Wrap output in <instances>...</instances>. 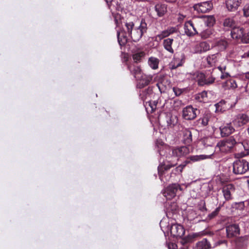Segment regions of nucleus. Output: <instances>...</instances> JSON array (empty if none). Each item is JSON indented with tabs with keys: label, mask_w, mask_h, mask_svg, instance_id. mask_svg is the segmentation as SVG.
<instances>
[{
	"label": "nucleus",
	"mask_w": 249,
	"mask_h": 249,
	"mask_svg": "<svg viewBox=\"0 0 249 249\" xmlns=\"http://www.w3.org/2000/svg\"><path fill=\"white\" fill-rule=\"evenodd\" d=\"M195 75L197 84L200 86L211 85L215 80V77L211 73L205 74L203 72H196Z\"/></svg>",
	"instance_id": "20e7f679"
},
{
	"label": "nucleus",
	"mask_w": 249,
	"mask_h": 249,
	"mask_svg": "<svg viewBox=\"0 0 249 249\" xmlns=\"http://www.w3.org/2000/svg\"><path fill=\"white\" fill-rule=\"evenodd\" d=\"M210 49V45L206 41H202L195 45L194 51L196 53H201L209 51Z\"/></svg>",
	"instance_id": "4be33fe9"
},
{
	"label": "nucleus",
	"mask_w": 249,
	"mask_h": 249,
	"mask_svg": "<svg viewBox=\"0 0 249 249\" xmlns=\"http://www.w3.org/2000/svg\"><path fill=\"white\" fill-rule=\"evenodd\" d=\"M108 5H109V4L111 3L112 0H105Z\"/></svg>",
	"instance_id": "680f3d73"
},
{
	"label": "nucleus",
	"mask_w": 249,
	"mask_h": 249,
	"mask_svg": "<svg viewBox=\"0 0 249 249\" xmlns=\"http://www.w3.org/2000/svg\"><path fill=\"white\" fill-rule=\"evenodd\" d=\"M249 242V237L247 236L238 237L235 240V244L238 249L246 247Z\"/></svg>",
	"instance_id": "cd10ccee"
},
{
	"label": "nucleus",
	"mask_w": 249,
	"mask_h": 249,
	"mask_svg": "<svg viewBox=\"0 0 249 249\" xmlns=\"http://www.w3.org/2000/svg\"><path fill=\"white\" fill-rule=\"evenodd\" d=\"M216 112H223L228 109L229 106H227V102L224 100H221L215 105Z\"/></svg>",
	"instance_id": "c756f323"
},
{
	"label": "nucleus",
	"mask_w": 249,
	"mask_h": 249,
	"mask_svg": "<svg viewBox=\"0 0 249 249\" xmlns=\"http://www.w3.org/2000/svg\"><path fill=\"white\" fill-rule=\"evenodd\" d=\"M145 53L143 51L138 52L132 55V58L135 63L141 62L142 58L145 56Z\"/></svg>",
	"instance_id": "f704fd0d"
},
{
	"label": "nucleus",
	"mask_w": 249,
	"mask_h": 249,
	"mask_svg": "<svg viewBox=\"0 0 249 249\" xmlns=\"http://www.w3.org/2000/svg\"><path fill=\"white\" fill-rule=\"evenodd\" d=\"M246 78L249 79V71L245 73Z\"/></svg>",
	"instance_id": "052dcab7"
},
{
	"label": "nucleus",
	"mask_w": 249,
	"mask_h": 249,
	"mask_svg": "<svg viewBox=\"0 0 249 249\" xmlns=\"http://www.w3.org/2000/svg\"><path fill=\"white\" fill-rule=\"evenodd\" d=\"M218 69L221 72H223V71H225L226 70V67H222L221 66H219L218 67Z\"/></svg>",
	"instance_id": "6e6d98bb"
},
{
	"label": "nucleus",
	"mask_w": 249,
	"mask_h": 249,
	"mask_svg": "<svg viewBox=\"0 0 249 249\" xmlns=\"http://www.w3.org/2000/svg\"><path fill=\"white\" fill-rule=\"evenodd\" d=\"M207 95V92L205 91H203L200 94H199V95L198 96V98H199L200 96L202 98H203L204 97H206Z\"/></svg>",
	"instance_id": "864d4df0"
},
{
	"label": "nucleus",
	"mask_w": 249,
	"mask_h": 249,
	"mask_svg": "<svg viewBox=\"0 0 249 249\" xmlns=\"http://www.w3.org/2000/svg\"><path fill=\"white\" fill-rule=\"evenodd\" d=\"M170 233L174 237H181L185 233V230L181 225L173 224L170 227Z\"/></svg>",
	"instance_id": "4468645a"
},
{
	"label": "nucleus",
	"mask_w": 249,
	"mask_h": 249,
	"mask_svg": "<svg viewBox=\"0 0 249 249\" xmlns=\"http://www.w3.org/2000/svg\"><path fill=\"white\" fill-rule=\"evenodd\" d=\"M213 115L210 112L207 111L203 114L195 122L196 124L198 127H203L208 125L209 122L211 121Z\"/></svg>",
	"instance_id": "9d476101"
},
{
	"label": "nucleus",
	"mask_w": 249,
	"mask_h": 249,
	"mask_svg": "<svg viewBox=\"0 0 249 249\" xmlns=\"http://www.w3.org/2000/svg\"><path fill=\"white\" fill-rule=\"evenodd\" d=\"M229 43L226 39H220L216 41L215 46L218 50L223 51L227 48Z\"/></svg>",
	"instance_id": "7c9ffc66"
},
{
	"label": "nucleus",
	"mask_w": 249,
	"mask_h": 249,
	"mask_svg": "<svg viewBox=\"0 0 249 249\" xmlns=\"http://www.w3.org/2000/svg\"><path fill=\"white\" fill-rule=\"evenodd\" d=\"M220 130L222 137L228 136L235 130L231 123L221 126L220 127Z\"/></svg>",
	"instance_id": "5701e85b"
},
{
	"label": "nucleus",
	"mask_w": 249,
	"mask_h": 249,
	"mask_svg": "<svg viewBox=\"0 0 249 249\" xmlns=\"http://www.w3.org/2000/svg\"><path fill=\"white\" fill-rule=\"evenodd\" d=\"M198 110L191 106H187L182 111V117L186 120H193L196 117Z\"/></svg>",
	"instance_id": "1a4fd4ad"
},
{
	"label": "nucleus",
	"mask_w": 249,
	"mask_h": 249,
	"mask_svg": "<svg viewBox=\"0 0 249 249\" xmlns=\"http://www.w3.org/2000/svg\"><path fill=\"white\" fill-rule=\"evenodd\" d=\"M230 75L228 73H227V72L225 73L224 71H223V72H221V75L220 76V78L222 79H224L228 77Z\"/></svg>",
	"instance_id": "603ef678"
},
{
	"label": "nucleus",
	"mask_w": 249,
	"mask_h": 249,
	"mask_svg": "<svg viewBox=\"0 0 249 249\" xmlns=\"http://www.w3.org/2000/svg\"><path fill=\"white\" fill-rule=\"evenodd\" d=\"M169 249H177V246L175 244H169L168 246Z\"/></svg>",
	"instance_id": "5fc2aeb1"
},
{
	"label": "nucleus",
	"mask_w": 249,
	"mask_h": 249,
	"mask_svg": "<svg viewBox=\"0 0 249 249\" xmlns=\"http://www.w3.org/2000/svg\"><path fill=\"white\" fill-rule=\"evenodd\" d=\"M154 9L158 17H162L167 12V5L164 3H159L155 5Z\"/></svg>",
	"instance_id": "412c9836"
},
{
	"label": "nucleus",
	"mask_w": 249,
	"mask_h": 249,
	"mask_svg": "<svg viewBox=\"0 0 249 249\" xmlns=\"http://www.w3.org/2000/svg\"><path fill=\"white\" fill-rule=\"evenodd\" d=\"M241 145L243 146L245 151H246V154H249V141L245 140Z\"/></svg>",
	"instance_id": "49530a36"
},
{
	"label": "nucleus",
	"mask_w": 249,
	"mask_h": 249,
	"mask_svg": "<svg viewBox=\"0 0 249 249\" xmlns=\"http://www.w3.org/2000/svg\"><path fill=\"white\" fill-rule=\"evenodd\" d=\"M171 248H172V249H174L173 247H171Z\"/></svg>",
	"instance_id": "69168bd1"
},
{
	"label": "nucleus",
	"mask_w": 249,
	"mask_h": 249,
	"mask_svg": "<svg viewBox=\"0 0 249 249\" xmlns=\"http://www.w3.org/2000/svg\"><path fill=\"white\" fill-rule=\"evenodd\" d=\"M230 139L235 145L236 144H241L245 140L244 139L242 135L240 133L237 135H235L230 137Z\"/></svg>",
	"instance_id": "72a5a7b5"
},
{
	"label": "nucleus",
	"mask_w": 249,
	"mask_h": 249,
	"mask_svg": "<svg viewBox=\"0 0 249 249\" xmlns=\"http://www.w3.org/2000/svg\"><path fill=\"white\" fill-rule=\"evenodd\" d=\"M249 122V116L245 113H239L235 116L232 124L236 127H242Z\"/></svg>",
	"instance_id": "0eeeda50"
},
{
	"label": "nucleus",
	"mask_w": 249,
	"mask_h": 249,
	"mask_svg": "<svg viewBox=\"0 0 249 249\" xmlns=\"http://www.w3.org/2000/svg\"><path fill=\"white\" fill-rule=\"evenodd\" d=\"M242 2V0H227L226 5L228 10L230 12L236 11Z\"/></svg>",
	"instance_id": "6ab92c4d"
},
{
	"label": "nucleus",
	"mask_w": 249,
	"mask_h": 249,
	"mask_svg": "<svg viewBox=\"0 0 249 249\" xmlns=\"http://www.w3.org/2000/svg\"><path fill=\"white\" fill-rule=\"evenodd\" d=\"M219 242V244L227 243V241L225 240L220 241Z\"/></svg>",
	"instance_id": "13d9d810"
},
{
	"label": "nucleus",
	"mask_w": 249,
	"mask_h": 249,
	"mask_svg": "<svg viewBox=\"0 0 249 249\" xmlns=\"http://www.w3.org/2000/svg\"><path fill=\"white\" fill-rule=\"evenodd\" d=\"M157 86L159 87V88L160 89V87H159V83L157 84Z\"/></svg>",
	"instance_id": "0e129e2a"
},
{
	"label": "nucleus",
	"mask_w": 249,
	"mask_h": 249,
	"mask_svg": "<svg viewBox=\"0 0 249 249\" xmlns=\"http://www.w3.org/2000/svg\"><path fill=\"white\" fill-rule=\"evenodd\" d=\"M223 26L227 29H231L232 30L236 26V23L232 18H228L224 19Z\"/></svg>",
	"instance_id": "2f4dec72"
},
{
	"label": "nucleus",
	"mask_w": 249,
	"mask_h": 249,
	"mask_svg": "<svg viewBox=\"0 0 249 249\" xmlns=\"http://www.w3.org/2000/svg\"><path fill=\"white\" fill-rule=\"evenodd\" d=\"M213 34V31L211 29H207L204 30L200 33V36L202 38L205 39L211 37Z\"/></svg>",
	"instance_id": "a19ab883"
},
{
	"label": "nucleus",
	"mask_w": 249,
	"mask_h": 249,
	"mask_svg": "<svg viewBox=\"0 0 249 249\" xmlns=\"http://www.w3.org/2000/svg\"><path fill=\"white\" fill-rule=\"evenodd\" d=\"M224 198L227 201L232 199L231 194L235 191V186L232 184H228L224 185L222 189Z\"/></svg>",
	"instance_id": "f8f14e48"
},
{
	"label": "nucleus",
	"mask_w": 249,
	"mask_h": 249,
	"mask_svg": "<svg viewBox=\"0 0 249 249\" xmlns=\"http://www.w3.org/2000/svg\"><path fill=\"white\" fill-rule=\"evenodd\" d=\"M200 235V234L199 233H194L192 234V236L193 238H196Z\"/></svg>",
	"instance_id": "4d7b16f0"
},
{
	"label": "nucleus",
	"mask_w": 249,
	"mask_h": 249,
	"mask_svg": "<svg viewBox=\"0 0 249 249\" xmlns=\"http://www.w3.org/2000/svg\"><path fill=\"white\" fill-rule=\"evenodd\" d=\"M147 103L148 104V106L150 107L152 111H153L156 109L157 103L155 101L152 102L151 100H148L146 101V105Z\"/></svg>",
	"instance_id": "de8ad7c7"
},
{
	"label": "nucleus",
	"mask_w": 249,
	"mask_h": 249,
	"mask_svg": "<svg viewBox=\"0 0 249 249\" xmlns=\"http://www.w3.org/2000/svg\"><path fill=\"white\" fill-rule=\"evenodd\" d=\"M153 93L152 88L149 87L146 89L141 91L140 93V97L142 100L146 102V101H147L146 100H149V98H151Z\"/></svg>",
	"instance_id": "a878e982"
},
{
	"label": "nucleus",
	"mask_w": 249,
	"mask_h": 249,
	"mask_svg": "<svg viewBox=\"0 0 249 249\" xmlns=\"http://www.w3.org/2000/svg\"><path fill=\"white\" fill-rule=\"evenodd\" d=\"M159 63V60L158 58L153 57L149 58L148 64L152 69L154 70L158 69Z\"/></svg>",
	"instance_id": "4c0bfd02"
},
{
	"label": "nucleus",
	"mask_w": 249,
	"mask_h": 249,
	"mask_svg": "<svg viewBox=\"0 0 249 249\" xmlns=\"http://www.w3.org/2000/svg\"><path fill=\"white\" fill-rule=\"evenodd\" d=\"M178 210V207L175 202H171L167 208V211L169 214L170 213L173 214L176 213Z\"/></svg>",
	"instance_id": "c9c22d12"
},
{
	"label": "nucleus",
	"mask_w": 249,
	"mask_h": 249,
	"mask_svg": "<svg viewBox=\"0 0 249 249\" xmlns=\"http://www.w3.org/2000/svg\"><path fill=\"white\" fill-rule=\"evenodd\" d=\"M177 32V29L176 27H170L168 28L166 30H163L161 33L155 36V41L161 40V39L169 36Z\"/></svg>",
	"instance_id": "a211bd4d"
},
{
	"label": "nucleus",
	"mask_w": 249,
	"mask_h": 249,
	"mask_svg": "<svg viewBox=\"0 0 249 249\" xmlns=\"http://www.w3.org/2000/svg\"><path fill=\"white\" fill-rule=\"evenodd\" d=\"M125 30L117 31L118 41L121 46H124L128 41L127 36H130L134 42L139 41L142 36L147 33V24L145 19L141 20L140 26L134 29L133 21H126L125 23Z\"/></svg>",
	"instance_id": "f257e3e1"
},
{
	"label": "nucleus",
	"mask_w": 249,
	"mask_h": 249,
	"mask_svg": "<svg viewBox=\"0 0 249 249\" xmlns=\"http://www.w3.org/2000/svg\"><path fill=\"white\" fill-rule=\"evenodd\" d=\"M219 56V54L218 53H216L208 56V57H207V61L208 63L210 65L213 66L217 61L218 57Z\"/></svg>",
	"instance_id": "e433bc0d"
},
{
	"label": "nucleus",
	"mask_w": 249,
	"mask_h": 249,
	"mask_svg": "<svg viewBox=\"0 0 249 249\" xmlns=\"http://www.w3.org/2000/svg\"><path fill=\"white\" fill-rule=\"evenodd\" d=\"M222 205H220L218 207H217L215 209V210L214 211H213L211 213L209 214L207 216V220H210L215 217L219 213Z\"/></svg>",
	"instance_id": "58836bf2"
},
{
	"label": "nucleus",
	"mask_w": 249,
	"mask_h": 249,
	"mask_svg": "<svg viewBox=\"0 0 249 249\" xmlns=\"http://www.w3.org/2000/svg\"><path fill=\"white\" fill-rule=\"evenodd\" d=\"M215 22V19L213 16H210L206 17L205 19V23L208 27L213 26Z\"/></svg>",
	"instance_id": "ea45409f"
},
{
	"label": "nucleus",
	"mask_w": 249,
	"mask_h": 249,
	"mask_svg": "<svg viewBox=\"0 0 249 249\" xmlns=\"http://www.w3.org/2000/svg\"><path fill=\"white\" fill-rule=\"evenodd\" d=\"M114 21L117 27H119L122 22V18L121 15L115 14L114 16Z\"/></svg>",
	"instance_id": "37998d69"
},
{
	"label": "nucleus",
	"mask_w": 249,
	"mask_h": 249,
	"mask_svg": "<svg viewBox=\"0 0 249 249\" xmlns=\"http://www.w3.org/2000/svg\"><path fill=\"white\" fill-rule=\"evenodd\" d=\"M245 55H246L247 57H249V51L246 52L245 53Z\"/></svg>",
	"instance_id": "e2e57ef3"
},
{
	"label": "nucleus",
	"mask_w": 249,
	"mask_h": 249,
	"mask_svg": "<svg viewBox=\"0 0 249 249\" xmlns=\"http://www.w3.org/2000/svg\"><path fill=\"white\" fill-rule=\"evenodd\" d=\"M211 156V155H200L190 156L188 158L187 160H186L185 161L184 164H180L175 169L176 173H181L183 168L186 166V165L188 163H189L190 162V161H192L193 162L198 161L210 158Z\"/></svg>",
	"instance_id": "39448f33"
},
{
	"label": "nucleus",
	"mask_w": 249,
	"mask_h": 249,
	"mask_svg": "<svg viewBox=\"0 0 249 249\" xmlns=\"http://www.w3.org/2000/svg\"><path fill=\"white\" fill-rule=\"evenodd\" d=\"M153 79V76L151 75H146L142 73L138 80L140 82L137 84V87L139 89H142L148 85Z\"/></svg>",
	"instance_id": "dca6fc26"
},
{
	"label": "nucleus",
	"mask_w": 249,
	"mask_h": 249,
	"mask_svg": "<svg viewBox=\"0 0 249 249\" xmlns=\"http://www.w3.org/2000/svg\"><path fill=\"white\" fill-rule=\"evenodd\" d=\"M233 208L239 210H243L245 208L244 202L242 201L238 203H235L233 205Z\"/></svg>",
	"instance_id": "a18cd8bd"
},
{
	"label": "nucleus",
	"mask_w": 249,
	"mask_h": 249,
	"mask_svg": "<svg viewBox=\"0 0 249 249\" xmlns=\"http://www.w3.org/2000/svg\"><path fill=\"white\" fill-rule=\"evenodd\" d=\"M183 141L186 144H189L192 141V135L189 129L184 128L182 131Z\"/></svg>",
	"instance_id": "c85d7f7f"
},
{
	"label": "nucleus",
	"mask_w": 249,
	"mask_h": 249,
	"mask_svg": "<svg viewBox=\"0 0 249 249\" xmlns=\"http://www.w3.org/2000/svg\"><path fill=\"white\" fill-rule=\"evenodd\" d=\"M201 211H207V209L205 206V205H204L202 207V208L200 209Z\"/></svg>",
	"instance_id": "bf43d9fd"
},
{
	"label": "nucleus",
	"mask_w": 249,
	"mask_h": 249,
	"mask_svg": "<svg viewBox=\"0 0 249 249\" xmlns=\"http://www.w3.org/2000/svg\"><path fill=\"white\" fill-rule=\"evenodd\" d=\"M173 90L174 92L175 95L177 96L180 95L183 92V89H179L178 87H174Z\"/></svg>",
	"instance_id": "3c124183"
},
{
	"label": "nucleus",
	"mask_w": 249,
	"mask_h": 249,
	"mask_svg": "<svg viewBox=\"0 0 249 249\" xmlns=\"http://www.w3.org/2000/svg\"><path fill=\"white\" fill-rule=\"evenodd\" d=\"M127 68L131 74L134 76L136 80L140 79V76L142 74L140 66H137L133 63H129L127 64Z\"/></svg>",
	"instance_id": "2eb2a0df"
},
{
	"label": "nucleus",
	"mask_w": 249,
	"mask_h": 249,
	"mask_svg": "<svg viewBox=\"0 0 249 249\" xmlns=\"http://www.w3.org/2000/svg\"><path fill=\"white\" fill-rule=\"evenodd\" d=\"M212 246L210 242L206 238H203L202 240L196 243L193 247V249H210Z\"/></svg>",
	"instance_id": "393cba45"
},
{
	"label": "nucleus",
	"mask_w": 249,
	"mask_h": 249,
	"mask_svg": "<svg viewBox=\"0 0 249 249\" xmlns=\"http://www.w3.org/2000/svg\"><path fill=\"white\" fill-rule=\"evenodd\" d=\"M190 152L188 147L182 146L175 148L172 150V155L174 157L180 158L185 156Z\"/></svg>",
	"instance_id": "f3484780"
},
{
	"label": "nucleus",
	"mask_w": 249,
	"mask_h": 249,
	"mask_svg": "<svg viewBox=\"0 0 249 249\" xmlns=\"http://www.w3.org/2000/svg\"><path fill=\"white\" fill-rule=\"evenodd\" d=\"M176 164H163L160 165L158 167V173L160 177V178L161 176L164 174V171H167L169 170L171 168L175 166Z\"/></svg>",
	"instance_id": "473e14b6"
},
{
	"label": "nucleus",
	"mask_w": 249,
	"mask_h": 249,
	"mask_svg": "<svg viewBox=\"0 0 249 249\" xmlns=\"http://www.w3.org/2000/svg\"><path fill=\"white\" fill-rule=\"evenodd\" d=\"M213 7L211 1H207L195 4L193 8L198 13H205L211 10Z\"/></svg>",
	"instance_id": "6e6552de"
},
{
	"label": "nucleus",
	"mask_w": 249,
	"mask_h": 249,
	"mask_svg": "<svg viewBox=\"0 0 249 249\" xmlns=\"http://www.w3.org/2000/svg\"><path fill=\"white\" fill-rule=\"evenodd\" d=\"M243 11L244 17H249V3H247L244 6Z\"/></svg>",
	"instance_id": "8fccbe9b"
},
{
	"label": "nucleus",
	"mask_w": 249,
	"mask_h": 249,
	"mask_svg": "<svg viewBox=\"0 0 249 249\" xmlns=\"http://www.w3.org/2000/svg\"><path fill=\"white\" fill-rule=\"evenodd\" d=\"M227 86L230 88L235 89L237 87L235 81L233 79H230L226 82Z\"/></svg>",
	"instance_id": "c03bdc74"
},
{
	"label": "nucleus",
	"mask_w": 249,
	"mask_h": 249,
	"mask_svg": "<svg viewBox=\"0 0 249 249\" xmlns=\"http://www.w3.org/2000/svg\"><path fill=\"white\" fill-rule=\"evenodd\" d=\"M217 146L219 147L220 150L222 152L226 153L230 151L234 145L229 138L226 140H223L217 143Z\"/></svg>",
	"instance_id": "9b49d317"
},
{
	"label": "nucleus",
	"mask_w": 249,
	"mask_h": 249,
	"mask_svg": "<svg viewBox=\"0 0 249 249\" xmlns=\"http://www.w3.org/2000/svg\"><path fill=\"white\" fill-rule=\"evenodd\" d=\"M249 170V161L245 159H238L232 164V172L235 175H243Z\"/></svg>",
	"instance_id": "f03ea898"
},
{
	"label": "nucleus",
	"mask_w": 249,
	"mask_h": 249,
	"mask_svg": "<svg viewBox=\"0 0 249 249\" xmlns=\"http://www.w3.org/2000/svg\"><path fill=\"white\" fill-rule=\"evenodd\" d=\"M184 57L181 58V59L179 60V59L178 60V59H176L174 60V63L172 66V69H176L177 68L182 66L183 64L184 63Z\"/></svg>",
	"instance_id": "79ce46f5"
},
{
	"label": "nucleus",
	"mask_w": 249,
	"mask_h": 249,
	"mask_svg": "<svg viewBox=\"0 0 249 249\" xmlns=\"http://www.w3.org/2000/svg\"><path fill=\"white\" fill-rule=\"evenodd\" d=\"M158 120L160 124L164 125L168 128H174L178 122V117L170 113H164L159 116Z\"/></svg>",
	"instance_id": "7ed1b4c3"
},
{
	"label": "nucleus",
	"mask_w": 249,
	"mask_h": 249,
	"mask_svg": "<svg viewBox=\"0 0 249 249\" xmlns=\"http://www.w3.org/2000/svg\"><path fill=\"white\" fill-rule=\"evenodd\" d=\"M178 190H182L180 185L178 183H173L169 185L166 188L163 194L167 199H171L176 196Z\"/></svg>",
	"instance_id": "423d86ee"
},
{
	"label": "nucleus",
	"mask_w": 249,
	"mask_h": 249,
	"mask_svg": "<svg viewBox=\"0 0 249 249\" xmlns=\"http://www.w3.org/2000/svg\"><path fill=\"white\" fill-rule=\"evenodd\" d=\"M241 42L244 43H249V32L243 34Z\"/></svg>",
	"instance_id": "09e8293b"
},
{
	"label": "nucleus",
	"mask_w": 249,
	"mask_h": 249,
	"mask_svg": "<svg viewBox=\"0 0 249 249\" xmlns=\"http://www.w3.org/2000/svg\"><path fill=\"white\" fill-rule=\"evenodd\" d=\"M174 39L171 38H167L163 40L162 45L164 48L169 53H173L174 50L172 48Z\"/></svg>",
	"instance_id": "bb28decb"
},
{
	"label": "nucleus",
	"mask_w": 249,
	"mask_h": 249,
	"mask_svg": "<svg viewBox=\"0 0 249 249\" xmlns=\"http://www.w3.org/2000/svg\"><path fill=\"white\" fill-rule=\"evenodd\" d=\"M244 33V29L243 28L237 27L235 26L231 30V35L233 39H235L237 40H240L241 41Z\"/></svg>",
	"instance_id": "b1692460"
},
{
	"label": "nucleus",
	"mask_w": 249,
	"mask_h": 249,
	"mask_svg": "<svg viewBox=\"0 0 249 249\" xmlns=\"http://www.w3.org/2000/svg\"><path fill=\"white\" fill-rule=\"evenodd\" d=\"M185 33L188 36H193L197 34V31L193 22L191 20H189L185 23L184 26Z\"/></svg>",
	"instance_id": "aec40b11"
},
{
	"label": "nucleus",
	"mask_w": 249,
	"mask_h": 249,
	"mask_svg": "<svg viewBox=\"0 0 249 249\" xmlns=\"http://www.w3.org/2000/svg\"><path fill=\"white\" fill-rule=\"evenodd\" d=\"M240 231L239 227L237 224H231L226 227L227 237L229 238L239 235Z\"/></svg>",
	"instance_id": "ddd939ff"
}]
</instances>
